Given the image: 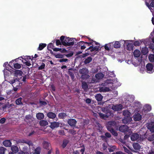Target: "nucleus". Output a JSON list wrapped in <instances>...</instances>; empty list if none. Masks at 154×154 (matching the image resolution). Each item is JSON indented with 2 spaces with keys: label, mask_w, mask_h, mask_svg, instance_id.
I'll return each mask as SVG.
<instances>
[{
  "label": "nucleus",
  "mask_w": 154,
  "mask_h": 154,
  "mask_svg": "<svg viewBox=\"0 0 154 154\" xmlns=\"http://www.w3.org/2000/svg\"><path fill=\"white\" fill-rule=\"evenodd\" d=\"M101 110L104 113L99 112L98 113L101 119H106L110 116H112L113 115V113L112 112V111L110 110L107 107H102L101 108Z\"/></svg>",
  "instance_id": "obj_1"
},
{
  "label": "nucleus",
  "mask_w": 154,
  "mask_h": 154,
  "mask_svg": "<svg viewBox=\"0 0 154 154\" xmlns=\"http://www.w3.org/2000/svg\"><path fill=\"white\" fill-rule=\"evenodd\" d=\"M76 40L75 38L66 37L62 42V44L66 46H72L74 44L75 41Z\"/></svg>",
  "instance_id": "obj_2"
},
{
  "label": "nucleus",
  "mask_w": 154,
  "mask_h": 154,
  "mask_svg": "<svg viewBox=\"0 0 154 154\" xmlns=\"http://www.w3.org/2000/svg\"><path fill=\"white\" fill-rule=\"evenodd\" d=\"M76 122V120L73 119H70L67 120L68 124L71 127H75Z\"/></svg>",
  "instance_id": "obj_3"
},
{
  "label": "nucleus",
  "mask_w": 154,
  "mask_h": 154,
  "mask_svg": "<svg viewBox=\"0 0 154 154\" xmlns=\"http://www.w3.org/2000/svg\"><path fill=\"white\" fill-rule=\"evenodd\" d=\"M123 108V106L121 104L113 105L112 107V109L115 111H118L121 110Z\"/></svg>",
  "instance_id": "obj_4"
},
{
  "label": "nucleus",
  "mask_w": 154,
  "mask_h": 154,
  "mask_svg": "<svg viewBox=\"0 0 154 154\" xmlns=\"http://www.w3.org/2000/svg\"><path fill=\"white\" fill-rule=\"evenodd\" d=\"M153 67L152 64L149 63H147L146 66L147 72L149 73H152Z\"/></svg>",
  "instance_id": "obj_5"
},
{
  "label": "nucleus",
  "mask_w": 154,
  "mask_h": 154,
  "mask_svg": "<svg viewBox=\"0 0 154 154\" xmlns=\"http://www.w3.org/2000/svg\"><path fill=\"white\" fill-rule=\"evenodd\" d=\"M128 126L125 125H121L119 128V131L122 132H125L128 131Z\"/></svg>",
  "instance_id": "obj_6"
},
{
  "label": "nucleus",
  "mask_w": 154,
  "mask_h": 154,
  "mask_svg": "<svg viewBox=\"0 0 154 154\" xmlns=\"http://www.w3.org/2000/svg\"><path fill=\"white\" fill-rule=\"evenodd\" d=\"M25 118V119L28 122H29L30 124L34 120V119L33 116L30 114L26 115Z\"/></svg>",
  "instance_id": "obj_7"
},
{
  "label": "nucleus",
  "mask_w": 154,
  "mask_h": 154,
  "mask_svg": "<svg viewBox=\"0 0 154 154\" xmlns=\"http://www.w3.org/2000/svg\"><path fill=\"white\" fill-rule=\"evenodd\" d=\"M60 123L58 122H53L51 123L50 127L52 129H54L60 126Z\"/></svg>",
  "instance_id": "obj_8"
},
{
  "label": "nucleus",
  "mask_w": 154,
  "mask_h": 154,
  "mask_svg": "<svg viewBox=\"0 0 154 154\" xmlns=\"http://www.w3.org/2000/svg\"><path fill=\"white\" fill-rule=\"evenodd\" d=\"M132 120V119L130 117H125L122 120V122L125 124L130 123Z\"/></svg>",
  "instance_id": "obj_9"
},
{
  "label": "nucleus",
  "mask_w": 154,
  "mask_h": 154,
  "mask_svg": "<svg viewBox=\"0 0 154 154\" xmlns=\"http://www.w3.org/2000/svg\"><path fill=\"white\" fill-rule=\"evenodd\" d=\"M74 72V71L73 69L70 68L69 69L68 74L70 76L72 80L74 79L75 77Z\"/></svg>",
  "instance_id": "obj_10"
},
{
  "label": "nucleus",
  "mask_w": 154,
  "mask_h": 154,
  "mask_svg": "<svg viewBox=\"0 0 154 154\" xmlns=\"http://www.w3.org/2000/svg\"><path fill=\"white\" fill-rule=\"evenodd\" d=\"M3 144L7 147H9L11 146V142L10 140H6L3 142Z\"/></svg>",
  "instance_id": "obj_11"
},
{
  "label": "nucleus",
  "mask_w": 154,
  "mask_h": 154,
  "mask_svg": "<svg viewBox=\"0 0 154 154\" xmlns=\"http://www.w3.org/2000/svg\"><path fill=\"white\" fill-rule=\"evenodd\" d=\"M139 136L138 134L135 133L133 134L131 136V139L132 141L137 140L139 137Z\"/></svg>",
  "instance_id": "obj_12"
},
{
  "label": "nucleus",
  "mask_w": 154,
  "mask_h": 154,
  "mask_svg": "<svg viewBox=\"0 0 154 154\" xmlns=\"http://www.w3.org/2000/svg\"><path fill=\"white\" fill-rule=\"evenodd\" d=\"M23 73V72L19 70H15L14 73V75L17 77L18 76H21Z\"/></svg>",
  "instance_id": "obj_13"
},
{
  "label": "nucleus",
  "mask_w": 154,
  "mask_h": 154,
  "mask_svg": "<svg viewBox=\"0 0 154 154\" xmlns=\"http://www.w3.org/2000/svg\"><path fill=\"white\" fill-rule=\"evenodd\" d=\"M47 116L50 119H54L56 117V114L52 112H49L47 114Z\"/></svg>",
  "instance_id": "obj_14"
},
{
  "label": "nucleus",
  "mask_w": 154,
  "mask_h": 154,
  "mask_svg": "<svg viewBox=\"0 0 154 154\" xmlns=\"http://www.w3.org/2000/svg\"><path fill=\"white\" fill-rule=\"evenodd\" d=\"M11 149L12 151V152L14 153H17L19 151V149L18 147L14 145L11 146Z\"/></svg>",
  "instance_id": "obj_15"
},
{
  "label": "nucleus",
  "mask_w": 154,
  "mask_h": 154,
  "mask_svg": "<svg viewBox=\"0 0 154 154\" xmlns=\"http://www.w3.org/2000/svg\"><path fill=\"white\" fill-rule=\"evenodd\" d=\"M42 144L43 145V148L44 149H49L50 144L48 142L44 141L42 143Z\"/></svg>",
  "instance_id": "obj_16"
},
{
  "label": "nucleus",
  "mask_w": 154,
  "mask_h": 154,
  "mask_svg": "<svg viewBox=\"0 0 154 154\" xmlns=\"http://www.w3.org/2000/svg\"><path fill=\"white\" fill-rule=\"evenodd\" d=\"M89 71L88 69L85 68H83L79 70V72L80 74H88Z\"/></svg>",
  "instance_id": "obj_17"
},
{
  "label": "nucleus",
  "mask_w": 154,
  "mask_h": 154,
  "mask_svg": "<svg viewBox=\"0 0 154 154\" xmlns=\"http://www.w3.org/2000/svg\"><path fill=\"white\" fill-rule=\"evenodd\" d=\"M134 119L135 121H139L141 119V116L139 113L136 114L134 116Z\"/></svg>",
  "instance_id": "obj_18"
},
{
  "label": "nucleus",
  "mask_w": 154,
  "mask_h": 154,
  "mask_svg": "<svg viewBox=\"0 0 154 154\" xmlns=\"http://www.w3.org/2000/svg\"><path fill=\"white\" fill-rule=\"evenodd\" d=\"M36 117L38 120H42L44 118V114L41 112H38L36 114Z\"/></svg>",
  "instance_id": "obj_19"
},
{
  "label": "nucleus",
  "mask_w": 154,
  "mask_h": 154,
  "mask_svg": "<svg viewBox=\"0 0 154 154\" xmlns=\"http://www.w3.org/2000/svg\"><path fill=\"white\" fill-rule=\"evenodd\" d=\"M133 55L135 57H138L140 55V52L138 50H135L133 52Z\"/></svg>",
  "instance_id": "obj_20"
},
{
  "label": "nucleus",
  "mask_w": 154,
  "mask_h": 154,
  "mask_svg": "<svg viewBox=\"0 0 154 154\" xmlns=\"http://www.w3.org/2000/svg\"><path fill=\"white\" fill-rule=\"evenodd\" d=\"M133 146L134 149L137 150H139L141 147L140 145L137 143H133Z\"/></svg>",
  "instance_id": "obj_21"
},
{
  "label": "nucleus",
  "mask_w": 154,
  "mask_h": 154,
  "mask_svg": "<svg viewBox=\"0 0 154 154\" xmlns=\"http://www.w3.org/2000/svg\"><path fill=\"white\" fill-rule=\"evenodd\" d=\"M113 45L115 48H120L121 47L120 42V41H115Z\"/></svg>",
  "instance_id": "obj_22"
},
{
  "label": "nucleus",
  "mask_w": 154,
  "mask_h": 154,
  "mask_svg": "<svg viewBox=\"0 0 154 154\" xmlns=\"http://www.w3.org/2000/svg\"><path fill=\"white\" fill-rule=\"evenodd\" d=\"M95 98L97 101H100L103 99V97L100 94H97L95 96Z\"/></svg>",
  "instance_id": "obj_23"
},
{
  "label": "nucleus",
  "mask_w": 154,
  "mask_h": 154,
  "mask_svg": "<svg viewBox=\"0 0 154 154\" xmlns=\"http://www.w3.org/2000/svg\"><path fill=\"white\" fill-rule=\"evenodd\" d=\"M47 45L45 43H41L39 44V47L38 48V50L41 51L44 49V48Z\"/></svg>",
  "instance_id": "obj_24"
},
{
  "label": "nucleus",
  "mask_w": 154,
  "mask_h": 154,
  "mask_svg": "<svg viewBox=\"0 0 154 154\" xmlns=\"http://www.w3.org/2000/svg\"><path fill=\"white\" fill-rule=\"evenodd\" d=\"M40 125L42 126H45L48 124V123L46 120H41L39 122Z\"/></svg>",
  "instance_id": "obj_25"
},
{
  "label": "nucleus",
  "mask_w": 154,
  "mask_h": 154,
  "mask_svg": "<svg viewBox=\"0 0 154 154\" xmlns=\"http://www.w3.org/2000/svg\"><path fill=\"white\" fill-rule=\"evenodd\" d=\"M82 88L84 91H86L88 88V85L87 83L85 82H83L82 84Z\"/></svg>",
  "instance_id": "obj_26"
},
{
  "label": "nucleus",
  "mask_w": 154,
  "mask_h": 154,
  "mask_svg": "<svg viewBox=\"0 0 154 154\" xmlns=\"http://www.w3.org/2000/svg\"><path fill=\"white\" fill-rule=\"evenodd\" d=\"M23 99L21 97H20L17 99L16 100V103L17 105H23V103L22 100Z\"/></svg>",
  "instance_id": "obj_27"
},
{
  "label": "nucleus",
  "mask_w": 154,
  "mask_h": 154,
  "mask_svg": "<svg viewBox=\"0 0 154 154\" xmlns=\"http://www.w3.org/2000/svg\"><path fill=\"white\" fill-rule=\"evenodd\" d=\"M92 58L91 57H88L84 61V63L85 64L89 63L92 61Z\"/></svg>",
  "instance_id": "obj_28"
},
{
  "label": "nucleus",
  "mask_w": 154,
  "mask_h": 154,
  "mask_svg": "<svg viewBox=\"0 0 154 154\" xmlns=\"http://www.w3.org/2000/svg\"><path fill=\"white\" fill-rule=\"evenodd\" d=\"M134 47L132 43H128L127 45L126 49L128 51H131L133 50Z\"/></svg>",
  "instance_id": "obj_29"
},
{
  "label": "nucleus",
  "mask_w": 154,
  "mask_h": 154,
  "mask_svg": "<svg viewBox=\"0 0 154 154\" xmlns=\"http://www.w3.org/2000/svg\"><path fill=\"white\" fill-rule=\"evenodd\" d=\"M104 75L102 73H99L95 75V77L99 79H102L104 76Z\"/></svg>",
  "instance_id": "obj_30"
},
{
  "label": "nucleus",
  "mask_w": 154,
  "mask_h": 154,
  "mask_svg": "<svg viewBox=\"0 0 154 154\" xmlns=\"http://www.w3.org/2000/svg\"><path fill=\"white\" fill-rule=\"evenodd\" d=\"M100 46H95L94 47L93 46V47L92 48V49L90 50L91 52H92L94 51H98L99 48H100Z\"/></svg>",
  "instance_id": "obj_31"
},
{
  "label": "nucleus",
  "mask_w": 154,
  "mask_h": 154,
  "mask_svg": "<svg viewBox=\"0 0 154 154\" xmlns=\"http://www.w3.org/2000/svg\"><path fill=\"white\" fill-rule=\"evenodd\" d=\"M130 112L128 110H125L123 112V114L125 117H130Z\"/></svg>",
  "instance_id": "obj_32"
},
{
  "label": "nucleus",
  "mask_w": 154,
  "mask_h": 154,
  "mask_svg": "<svg viewBox=\"0 0 154 154\" xmlns=\"http://www.w3.org/2000/svg\"><path fill=\"white\" fill-rule=\"evenodd\" d=\"M88 74L82 75L81 76V79L82 80H86L89 78L90 76Z\"/></svg>",
  "instance_id": "obj_33"
},
{
  "label": "nucleus",
  "mask_w": 154,
  "mask_h": 154,
  "mask_svg": "<svg viewBox=\"0 0 154 154\" xmlns=\"http://www.w3.org/2000/svg\"><path fill=\"white\" fill-rule=\"evenodd\" d=\"M58 117L60 119H63L65 118V117H66V113L64 112H61L58 114Z\"/></svg>",
  "instance_id": "obj_34"
},
{
  "label": "nucleus",
  "mask_w": 154,
  "mask_h": 154,
  "mask_svg": "<svg viewBox=\"0 0 154 154\" xmlns=\"http://www.w3.org/2000/svg\"><path fill=\"white\" fill-rule=\"evenodd\" d=\"M116 146L113 145L110 146V147L108 148V149L109 152H113L116 149Z\"/></svg>",
  "instance_id": "obj_35"
},
{
  "label": "nucleus",
  "mask_w": 154,
  "mask_h": 154,
  "mask_svg": "<svg viewBox=\"0 0 154 154\" xmlns=\"http://www.w3.org/2000/svg\"><path fill=\"white\" fill-rule=\"evenodd\" d=\"M21 58L25 60L26 61L29 60H32V56H23V57H21Z\"/></svg>",
  "instance_id": "obj_36"
},
{
  "label": "nucleus",
  "mask_w": 154,
  "mask_h": 154,
  "mask_svg": "<svg viewBox=\"0 0 154 154\" xmlns=\"http://www.w3.org/2000/svg\"><path fill=\"white\" fill-rule=\"evenodd\" d=\"M116 123L114 121H110L108 122L106 125L110 126H112V127H113L115 126Z\"/></svg>",
  "instance_id": "obj_37"
},
{
  "label": "nucleus",
  "mask_w": 154,
  "mask_h": 154,
  "mask_svg": "<svg viewBox=\"0 0 154 154\" xmlns=\"http://www.w3.org/2000/svg\"><path fill=\"white\" fill-rule=\"evenodd\" d=\"M19 82V80L16 78H14L13 79L10 80L9 82L11 84H13L14 83L17 82L18 83Z\"/></svg>",
  "instance_id": "obj_38"
},
{
  "label": "nucleus",
  "mask_w": 154,
  "mask_h": 154,
  "mask_svg": "<svg viewBox=\"0 0 154 154\" xmlns=\"http://www.w3.org/2000/svg\"><path fill=\"white\" fill-rule=\"evenodd\" d=\"M23 143L28 144L29 146H32V141L30 140H23Z\"/></svg>",
  "instance_id": "obj_39"
},
{
  "label": "nucleus",
  "mask_w": 154,
  "mask_h": 154,
  "mask_svg": "<svg viewBox=\"0 0 154 154\" xmlns=\"http://www.w3.org/2000/svg\"><path fill=\"white\" fill-rule=\"evenodd\" d=\"M54 46L52 43H50L47 46V49L48 50H49V49L54 48Z\"/></svg>",
  "instance_id": "obj_40"
},
{
  "label": "nucleus",
  "mask_w": 154,
  "mask_h": 154,
  "mask_svg": "<svg viewBox=\"0 0 154 154\" xmlns=\"http://www.w3.org/2000/svg\"><path fill=\"white\" fill-rule=\"evenodd\" d=\"M148 140L150 141H153L154 140V134L150 135L148 138Z\"/></svg>",
  "instance_id": "obj_41"
},
{
  "label": "nucleus",
  "mask_w": 154,
  "mask_h": 154,
  "mask_svg": "<svg viewBox=\"0 0 154 154\" xmlns=\"http://www.w3.org/2000/svg\"><path fill=\"white\" fill-rule=\"evenodd\" d=\"M6 149L3 147H0V154H4Z\"/></svg>",
  "instance_id": "obj_42"
},
{
  "label": "nucleus",
  "mask_w": 154,
  "mask_h": 154,
  "mask_svg": "<svg viewBox=\"0 0 154 154\" xmlns=\"http://www.w3.org/2000/svg\"><path fill=\"white\" fill-rule=\"evenodd\" d=\"M68 142L67 140H63L62 146L63 148H65L67 145Z\"/></svg>",
  "instance_id": "obj_43"
},
{
  "label": "nucleus",
  "mask_w": 154,
  "mask_h": 154,
  "mask_svg": "<svg viewBox=\"0 0 154 154\" xmlns=\"http://www.w3.org/2000/svg\"><path fill=\"white\" fill-rule=\"evenodd\" d=\"M110 44H106L104 46V48L107 51H109L111 49L110 48Z\"/></svg>",
  "instance_id": "obj_44"
},
{
  "label": "nucleus",
  "mask_w": 154,
  "mask_h": 154,
  "mask_svg": "<svg viewBox=\"0 0 154 154\" xmlns=\"http://www.w3.org/2000/svg\"><path fill=\"white\" fill-rule=\"evenodd\" d=\"M55 57L57 58H62L64 57V55H62L60 54H57L56 55H55Z\"/></svg>",
  "instance_id": "obj_45"
},
{
  "label": "nucleus",
  "mask_w": 154,
  "mask_h": 154,
  "mask_svg": "<svg viewBox=\"0 0 154 154\" xmlns=\"http://www.w3.org/2000/svg\"><path fill=\"white\" fill-rule=\"evenodd\" d=\"M14 67L16 69H19L21 68L20 65L18 63H16L14 64Z\"/></svg>",
  "instance_id": "obj_46"
},
{
  "label": "nucleus",
  "mask_w": 154,
  "mask_h": 154,
  "mask_svg": "<svg viewBox=\"0 0 154 154\" xmlns=\"http://www.w3.org/2000/svg\"><path fill=\"white\" fill-rule=\"evenodd\" d=\"M149 129H150L151 131L152 132H154V125H149Z\"/></svg>",
  "instance_id": "obj_47"
},
{
  "label": "nucleus",
  "mask_w": 154,
  "mask_h": 154,
  "mask_svg": "<svg viewBox=\"0 0 154 154\" xmlns=\"http://www.w3.org/2000/svg\"><path fill=\"white\" fill-rule=\"evenodd\" d=\"M110 132L112 134L115 136H117L118 134L117 132L114 130V129L112 130Z\"/></svg>",
  "instance_id": "obj_48"
},
{
  "label": "nucleus",
  "mask_w": 154,
  "mask_h": 154,
  "mask_svg": "<svg viewBox=\"0 0 154 154\" xmlns=\"http://www.w3.org/2000/svg\"><path fill=\"white\" fill-rule=\"evenodd\" d=\"M123 149L124 150V151L127 153H128V154H130V153L132 154V153L130 151V150L128 149L126 147L124 146Z\"/></svg>",
  "instance_id": "obj_49"
},
{
  "label": "nucleus",
  "mask_w": 154,
  "mask_h": 154,
  "mask_svg": "<svg viewBox=\"0 0 154 154\" xmlns=\"http://www.w3.org/2000/svg\"><path fill=\"white\" fill-rule=\"evenodd\" d=\"M149 59L150 61L154 62V55L153 54L149 56Z\"/></svg>",
  "instance_id": "obj_50"
},
{
  "label": "nucleus",
  "mask_w": 154,
  "mask_h": 154,
  "mask_svg": "<svg viewBox=\"0 0 154 154\" xmlns=\"http://www.w3.org/2000/svg\"><path fill=\"white\" fill-rule=\"evenodd\" d=\"M45 64L43 63H42L41 66L38 67V70L42 69L45 68Z\"/></svg>",
  "instance_id": "obj_51"
},
{
  "label": "nucleus",
  "mask_w": 154,
  "mask_h": 154,
  "mask_svg": "<svg viewBox=\"0 0 154 154\" xmlns=\"http://www.w3.org/2000/svg\"><path fill=\"white\" fill-rule=\"evenodd\" d=\"M85 44V42L84 41H80L79 42V43H77V46H81V45H82L84 44Z\"/></svg>",
  "instance_id": "obj_52"
},
{
  "label": "nucleus",
  "mask_w": 154,
  "mask_h": 154,
  "mask_svg": "<svg viewBox=\"0 0 154 154\" xmlns=\"http://www.w3.org/2000/svg\"><path fill=\"white\" fill-rule=\"evenodd\" d=\"M106 127L107 128V129L110 132L112 130H113V127H112V126H108L107 125H106Z\"/></svg>",
  "instance_id": "obj_53"
},
{
  "label": "nucleus",
  "mask_w": 154,
  "mask_h": 154,
  "mask_svg": "<svg viewBox=\"0 0 154 154\" xmlns=\"http://www.w3.org/2000/svg\"><path fill=\"white\" fill-rule=\"evenodd\" d=\"M133 45L135 46H139L140 45V43L138 41H136L134 42Z\"/></svg>",
  "instance_id": "obj_54"
},
{
  "label": "nucleus",
  "mask_w": 154,
  "mask_h": 154,
  "mask_svg": "<svg viewBox=\"0 0 154 154\" xmlns=\"http://www.w3.org/2000/svg\"><path fill=\"white\" fill-rule=\"evenodd\" d=\"M100 137L105 142L107 141V138L105 135H101L100 136Z\"/></svg>",
  "instance_id": "obj_55"
},
{
  "label": "nucleus",
  "mask_w": 154,
  "mask_h": 154,
  "mask_svg": "<svg viewBox=\"0 0 154 154\" xmlns=\"http://www.w3.org/2000/svg\"><path fill=\"white\" fill-rule=\"evenodd\" d=\"M56 45L57 46H58L60 45H61L62 43L61 41L60 42L59 40L56 39Z\"/></svg>",
  "instance_id": "obj_56"
},
{
  "label": "nucleus",
  "mask_w": 154,
  "mask_h": 154,
  "mask_svg": "<svg viewBox=\"0 0 154 154\" xmlns=\"http://www.w3.org/2000/svg\"><path fill=\"white\" fill-rule=\"evenodd\" d=\"M105 135L106 136V137L107 138H110L111 137V134L108 132H106Z\"/></svg>",
  "instance_id": "obj_57"
},
{
  "label": "nucleus",
  "mask_w": 154,
  "mask_h": 154,
  "mask_svg": "<svg viewBox=\"0 0 154 154\" xmlns=\"http://www.w3.org/2000/svg\"><path fill=\"white\" fill-rule=\"evenodd\" d=\"M29 153L28 152L26 151L23 152L22 151H20L17 154H29Z\"/></svg>",
  "instance_id": "obj_58"
},
{
  "label": "nucleus",
  "mask_w": 154,
  "mask_h": 154,
  "mask_svg": "<svg viewBox=\"0 0 154 154\" xmlns=\"http://www.w3.org/2000/svg\"><path fill=\"white\" fill-rule=\"evenodd\" d=\"M6 121V119L4 118H2L0 120V123L2 124L4 123Z\"/></svg>",
  "instance_id": "obj_59"
},
{
  "label": "nucleus",
  "mask_w": 154,
  "mask_h": 154,
  "mask_svg": "<svg viewBox=\"0 0 154 154\" xmlns=\"http://www.w3.org/2000/svg\"><path fill=\"white\" fill-rule=\"evenodd\" d=\"M102 146H103V149L104 150H106L107 147V145L105 143H103Z\"/></svg>",
  "instance_id": "obj_60"
},
{
  "label": "nucleus",
  "mask_w": 154,
  "mask_h": 154,
  "mask_svg": "<svg viewBox=\"0 0 154 154\" xmlns=\"http://www.w3.org/2000/svg\"><path fill=\"white\" fill-rule=\"evenodd\" d=\"M39 102V103L41 104L42 105H45L47 104L46 102L45 101L40 100Z\"/></svg>",
  "instance_id": "obj_61"
},
{
  "label": "nucleus",
  "mask_w": 154,
  "mask_h": 154,
  "mask_svg": "<svg viewBox=\"0 0 154 154\" xmlns=\"http://www.w3.org/2000/svg\"><path fill=\"white\" fill-rule=\"evenodd\" d=\"M68 61V59H64L63 58L61 59H60L59 60V61L60 63H61L63 62H66Z\"/></svg>",
  "instance_id": "obj_62"
},
{
  "label": "nucleus",
  "mask_w": 154,
  "mask_h": 154,
  "mask_svg": "<svg viewBox=\"0 0 154 154\" xmlns=\"http://www.w3.org/2000/svg\"><path fill=\"white\" fill-rule=\"evenodd\" d=\"M85 44H87V46H89L90 45H93V42L91 41L90 42H85Z\"/></svg>",
  "instance_id": "obj_63"
},
{
  "label": "nucleus",
  "mask_w": 154,
  "mask_h": 154,
  "mask_svg": "<svg viewBox=\"0 0 154 154\" xmlns=\"http://www.w3.org/2000/svg\"><path fill=\"white\" fill-rule=\"evenodd\" d=\"M103 91H110V89L109 88L107 87H105L104 88H103Z\"/></svg>",
  "instance_id": "obj_64"
}]
</instances>
